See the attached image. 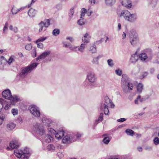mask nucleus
Returning a JSON list of instances; mask_svg holds the SVG:
<instances>
[{
  "label": "nucleus",
  "mask_w": 159,
  "mask_h": 159,
  "mask_svg": "<svg viewBox=\"0 0 159 159\" xmlns=\"http://www.w3.org/2000/svg\"><path fill=\"white\" fill-rule=\"evenodd\" d=\"M50 131L55 134V137L57 139H61L63 137L62 143H69L75 140L73 135L65 133L63 130L59 131L57 133L53 129H51Z\"/></svg>",
  "instance_id": "1"
},
{
  "label": "nucleus",
  "mask_w": 159,
  "mask_h": 159,
  "mask_svg": "<svg viewBox=\"0 0 159 159\" xmlns=\"http://www.w3.org/2000/svg\"><path fill=\"white\" fill-rule=\"evenodd\" d=\"M120 16L123 17L125 20L130 23L135 22L137 18L136 14H131L127 10L122 11Z\"/></svg>",
  "instance_id": "2"
},
{
  "label": "nucleus",
  "mask_w": 159,
  "mask_h": 159,
  "mask_svg": "<svg viewBox=\"0 0 159 159\" xmlns=\"http://www.w3.org/2000/svg\"><path fill=\"white\" fill-rule=\"evenodd\" d=\"M38 64V63L34 62L28 66L23 68L21 72L18 74V76L21 78H24L28 74L32 71L36 67Z\"/></svg>",
  "instance_id": "3"
},
{
  "label": "nucleus",
  "mask_w": 159,
  "mask_h": 159,
  "mask_svg": "<svg viewBox=\"0 0 159 159\" xmlns=\"http://www.w3.org/2000/svg\"><path fill=\"white\" fill-rule=\"evenodd\" d=\"M14 153L18 158L20 159H28L30 155L29 149L27 148H25L23 151L16 150Z\"/></svg>",
  "instance_id": "4"
},
{
  "label": "nucleus",
  "mask_w": 159,
  "mask_h": 159,
  "mask_svg": "<svg viewBox=\"0 0 159 159\" xmlns=\"http://www.w3.org/2000/svg\"><path fill=\"white\" fill-rule=\"evenodd\" d=\"M86 79L91 84L90 86L92 87L95 84L97 78L94 73H89L87 75Z\"/></svg>",
  "instance_id": "5"
},
{
  "label": "nucleus",
  "mask_w": 159,
  "mask_h": 159,
  "mask_svg": "<svg viewBox=\"0 0 159 159\" xmlns=\"http://www.w3.org/2000/svg\"><path fill=\"white\" fill-rule=\"evenodd\" d=\"M29 110L31 113L36 117L40 116V111L39 108L35 105H32L29 107Z\"/></svg>",
  "instance_id": "6"
},
{
  "label": "nucleus",
  "mask_w": 159,
  "mask_h": 159,
  "mask_svg": "<svg viewBox=\"0 0 159 159\" xmlns=\"http://www.w3.org/2000/svg\"><path fill=\"white\" fill-rule=\"evenodd\" d=\"M32 132L33 134L39 139L40 134V124L39 123H36L34 125Z\"/></svg>",
  "instance_id": "7"
},
{
  "label": "nucleus",
  "mask_w": 159,
  "mask_h": 159,
  "mask_svg": "<svg viewBox=\"0 0 159 159\" xmlns=\"http://www.w3.org/2000/svg\"><path fill=\"white\" fill-rule=\"evenodd\" d=\"M110 106L112 108L114 107L115 105L107 96H105L104 98V102L101 104V106L106 107H109Z\"/></svg>",
  "instance_id": "8"
},
{
  "label": "nucleus",
  "mask_w": 159,
  "mask_h": 159,
  "mask_svg": "<svg viewBox=\"0 0 159 159\" xmlns=\"http://www.w3.org/2000/svg\"><path fill=\"white\" fill-rule=\"evenodd\" d=\"M20 144L18 141L16 139H14L11 141L10 143V147H8L7 148V150L12 149L14 148H17L20 146Z\"/></svg>",
  "instance_id": "9"
},
{
  "label": "nucleus",
  "mask_w": 159,
  "mask_h": 159,
  "mask_svg": "<svg viewBox=\"0 0 159 159\" xmlns=\"http://www.w3.org/2000/svg\"><path fill=\"white\" fill-rule=\"evenodd\" d=\"M2 95L4 98L10 100L11 98V97H12L11 92L8 89L4 90L2 92Z\"/></svg>",
  "instance_id": "10"
},
{
  "label": "nucleus",
  "mask_w": 159,
  "mask_h": 159,
  "mask_svg": "<svg viewBox=\"0 0 159 159\" xmlns=\"http://www.w3.org/2000/svg\"><path fill=\"white\" fill-rule=\"evenodd\" d=\"M50 25V21L48 19L45 20L43 22H40L41 30H43L44 31H45L46 30L45 28L48 27Z\"/></svg>",
  "instance_id": "11"
},
{
  "label": "nucleus",
  "mask_w": 159,
  "mask_h": 159,
  "mask_svg": "<svg viewBox=\"0 0 159 159\" xmlns=\"http://www.w3.org/2000/svg\"><path fill=\"white\" fill-rule=\"evenodd\" d=\"M42 116V122L43 125L47 126H50L51 121L48 119L45 116L40 114V116Z\"/></svg>",
  "instance_id": "12"
},
{
  "label": "nucleus",
  "mask_w": 159,
  "mask_h": 159,
  "mask_svg": "<svg viewBox=\"0 0 159 159\" xmlns=\"http://www.w3.org/2000/svg\"><path fill=\"white\" fill-rule=\"evenodd\" d=\"M129 79L128 76L126 74L122 75L121 79V85H127L129 82Z\"/></svg>",
  "instance_id": "13"
},
{
  "label": "nucleus",
  "mask_w": 159,
  "mask_h": 159,
  "mask_svg": "<svg viewBox=\"0 0 159 159\" xmlns=\"http://www.w3.org/2000/svg\"><path fill=\"white\" fill-rule=\"evenodd\" d=\"M16 124L12 122H10L8 123L6 126L7 130L9 131H11L13 130L16 127Z\"/></svg>",
  "instance_id": "14"
},
{
  "label": "nucleus",
  "mask_w": 159,
  "mask_h": 159,
  "mask_svg": "<svg viewBox=\"0 0 159 159\" xmlns=\"http://www.w3.org/2000/svg\"><path fill=\"white\" fill-rule=\"evenodd\" d=\"M91 39V36L88 33H86L82 38V41L84 43H89Z\"/></svg>",
  "instance_id": "15"
},
{
  "label": "nucleus",
  "mask_w": 159,
  "mask_h": 159,
  "mask_svg": "<svg viewBox=\"0 0 159 159\" xmlns=\"http://www.w3.org/2000/svg\"><path fill=\"white\" fill-rule=\"evenodd\" d=\"M139 56L137 54V52L133 54L130 58V61L131 62L134 63L136 62L139 59Z\"/></svg>",
  "instance_id": "16"
},
{
  "label": "nucleus",
  "mask_w": 159,
  "mask_h": 159,
  "mask_svg": "<svg viewBox=\"0 0 159 159\" xmlns=\"http://www.w3.org/2000/svg\"><path fill=\"white\" fill-rule=\"evenodd\" d=\"M139 58L142 61L144 62H148L147 55L145 53H142L139 55Z\"/></svg>",
  "instance_id": "17"
},
{
  "label": "nucleus",
  "mask_w": 159,
  "mask_h": 159,
  "mask_svg": "<svg viewBox=\"0 0 159 159\" xmlns=\"http://www.w3.org/2000/svg\"><path fill=\"white\" fill-rule=\"evenodd\" d=\"M130 42L132 45L134 46L137 44L138 41V36L129 38Z\"/></svg>",
  "instance_id": "18"
},
{
  "label": "nucleus",
  "mask_w": 159,
  "mask_h": 159,
  "mask_svg": "<svg viewBox=\"0 0 159 159\" xmlns=\"http://www.w3.org/2000/svg\"><path fill=\"white\" fill-rule=\"evenodd\" d=\"M130 3L129 0H122L121 1V4L125 7H131L132 5Z\"/></svg>",
  "instance_id": "19"
},
{
  "label": "nucleus",
  "mask_w": 159,
  "mask_h": 159,
  "mask_svg": "<svg viewBox=\"0 0 159 159\" xmlns=\"http://www.w3.org/2000/svg\"><path fill=\"white\" fill-rule=\"evenodd\" d=\"M37 12L36 10L32 8H31L28 11V14L30 17H32L35 16Z\"/></svg>",
  "instance_id": "20"
},
{
  "label": "nucleus",
  "mask_w": 159,
  "mask_h": 159,
  "mask_svg": "<svg viewBox=\"0 0 159 159\" xmlns=\"http://www.w3.org/2000/svg\"><path fill=\"white\" fill-rule=\"evenodd\" d=\"M51 53V51H48L43 52L42 54H40V59H43L49 56Z\"/></svg>",
  "instance_id": "21"
},
{
  "label": "nucleus",
  "mask_w": 159,
  "mask_h": 159,
  "mask_svg": "<svg viewBox=\"0 0 159 159\" xmlns=\"http://www.w3.org/2000/svg\"><path fill=\"white\" fill-rule=\"evenodd\" d=\"M129 38L138 36L135 30L133 29L130 30L129 33Z\"/></svg>",
  "instance_id": "22"
},
{
  "label": "nucleus",
  "mask_w": 159,
  "mask_h": 159,
  "mask_svg": "<svg viewBox=\"0 0 159 159\" xmlns=\"http://www.w3.org/2000/svg\"><path fill=\"white\" fill-rule=\"evenodd\" d=\"M44 139L46 142L49 143L53 140V138L49 135L47 134L44 137Z\"/></svg>",
  "instance_id": "23"
},
{
  "label": "nucleus",
  "mask_w": 159,
  "mask_h": 159,
  "mask_svg": "<svg viewBox=\"0 0 159 159\" xmlns=\"http://www.w3.org/2000/svg\"><path fill=\"white\" fill-rule=\"evenodd\" d=\"M147 54V57H148L147 58L148 61L151 60L153 57L154 58L155 54H153L152 52H148Z\"/></svg>",
  "instance_id": "24"
},
{
  "label": "nucleus",
  "mask_w": 159,
  "mask_h": 159,
  "mask_svg": "<svg viewBox=\"0 0 159 159\" xmlns=\"http://www.w3.org/2000/svg\"><path fill=\"white\" fill-rule=\"evenodd\" d=\"M108 107H100V111H102L103 110H104V114L105 115H107L108 114V113L109 112V111L108 109Z\"/></svg>",
  "instance_id": "25"
},
{
  "label": "nucleus",
  "mask_w": 159,
  "mask_h": 159,
  "mask_svg": "<svg viewBox=\"0 0 159 159\" xmlns=\"http://www.w3.org/2000/svg\"><path fill=\"white\" fill-rule=\"evenodd\" d=\"M143 85L142 84L139 83L137 87V91L139 93H141L143 89Z\"/></svg>",
  "instance_id": "26"
},
{
  "label": "nucleus",
  "mask_w": 159,
  "mask_h": 159,
  "mask_svg": "<svg viewBox=\"0 0 159 159\" xmlns=\"http://www.w3.org/2000/svg\"><path fill=\"white\" fill-rule=\"evenodd\" d=\"M86 47V44L85 43H82L78 48V50L81 52H83Z\"/></svg>",
  "instance_id": "27"
},
{
  "label": "nucleus",
  "mask_w": 159,
  "mask_h": 159,
  "mask_svg": "<svg viewBox=\"0 0 159 159\" xmlns=\"http://www.w3.org/2000/svg\"><path fill=\"white\" fill-rule=\"evenodd\" d=\"M123 92L126 93L130 92V90L127 85H121Z\"/></svg>",
  "instance_id": "28"
},
{
  "label": "nucleus",
  "mask_w": 159,
  "mask_h": 159,
  "mask_svg": "<svg viewBox=\"0 0 159 159\" xmlns=\"http://www.w3.org/2000/svg\"><path fill=\"white\" fill-rule=\"evenodd\" d=\"M89 51L92 53H95L96 52V47L95 44H93L92 46L90 47Z\"/></svg>",
  "instance_id": "29"
},
{
  "label": "nucleus",
  "mask_w": 159,
  "mask_h": 159,
  "mask_svg": "<svg viewBox=\"0 0 159 159\" xmlns=\"http://www.w3.org/2000/svg\"><path fill=\"white\" fill-rule=\"evenodd\" d=\"M63 47L66 48H71L72 47V45L71 43L67 42H62Z\"/></svg>",
  "instance_id": "30"
},
{
  "label": "nucleus",
  "mask_w": 159,
  "mask_h": 159,
  "mask_svg": "<svg viewBox=\"0 0 159 159\" xmlns=\"http://www.w3.org/2000/svg\"><path fill=\"white\" fill-rule=\"evenodd\" d=\"M5 118L6 117L5 115L0 114V125H2Z\"/></svg>",
  "instance_id": "31"
},
{
  "label": "nucleus",
  "mask_w": 159,
  "mask_h": 159,
  "mask_svg": "<svg viewBox=\"0 0 159 159\" xmlns=\"http://www.w3.org/2000/svg\"><path fill=\"white\" fill-rule=\"evenodd\" d=\"M125 132L128 135L133 136L134 132L132 130L129 129H127L125 130Z\"/></svg>",
  "instance_id": "32"
},
{
  "label": "nucleus",
  "mask_w": 159,
  "mask_h": 159,
  "mask_svg": "<svg viewBox=\"0 0 159 159\" xmlns=\"http://www.w3.org/2000/svg\"><path fill=\"white\" fill-rule=\"evenodd\" d=\"M10 100H12L13 102H16L20 100V99L16 96L14 95L12 96Z\"/></svg>",
  "instance_id": "33"
},
{
  "label": "nucleus",
  "mask_w": 159,
  "mask_h": 159,
  "mask_svg": "<svg viewBox=\"0 0 159 159\" xmlns=\"http://www.w3.org/2000/svg\"><path fill=\"white\" fill-rule=\"evenodd\" d=\"M47 149L49 151H53L55 149V146L52 144H49L47 146Z\"/></svg>",
  "instance_id": "34"
},
{
  "label": "nucleus",
  "mask_w": 159,
  "mask_h": 159,
  "mask_svg": "<svg viewBox=\"0 0 159 159\" xmlns=\"http://www.w3.org/2000/svg\"><path fill=\"white\" fill-rule=\"evenodd\" d=\"M60 31L59 29H54L52 31V34L54 36H57L60 33Z\"/></svg>",
  "instance_id": "35"
},
{
  "label": "nucleus",
  "mask_w": 159,
  "mask_h": 159,
  "mask_svg": "<svg viewBox=\"0 0 159 159\" xmlns=\"http://www.w3.org/2000/svg\"><path fill=\"white\" fill-rule=\"evenodd\" d=\"M102 142L105 144H108L110 142L109 138L108 137H106L103 139Z\"/></svg>",
  "instance_id": "36"
},
{
  "label": "nucleus",
  "mask_w": 159,
  "mask_h": 159,
  "mask_svg": "<svg viewBox=\"0 0 159 159\" xmlns=\"http://www.w3.org/2000/svg\"><path fill=\"white\" fill-rule=\"evenodd\" d=\"M105 2L107 4L112 5L115 2V0H105Z\"/></svg>",
  "instance_id": "37"
},
{
  "label": "nucleus",
  "mask_w": 159,
  "mask_h": 159,
  "mask_svg": "<svg viewBox=\"0 0 159 159\" xmlns=\"http://www.w3.org/2000/svg\"><path fill=\"white\" fill-rule=\"evenodd\" d=\"M103 113H100V115L99 116L98 119L97 120V121L98 122L102 121L103 120Z\"/></svg>",
  "instance_id": "38"
},
{
  "label": "nucleus",
  "mask_w": 159,
  "mask_h": 159,
  "mask_svg": "<svg viewBox=\"0 0 159 159\" xmlns=\"http://www.w3.org/2000/svg\"><path fill=\"white\" fill-rule=\"evenodd\" d=\"M107 62L108 65L112 67L114 65L113 61L111 59H108Z\"/></svg>",
  "instance_id": "39"
},
{
  "label": "nucleus",
  "mask_w": 159,
  "mask_h": 159,
  "mask_svg": "<svg viewBox=\"0 0 159 159\" xmlns=\"http://www.w3.org/2000/svg\"><path fill=\"white\" fill-rule=\"evenodd\" d=\"M78 24L80 25H84L85 24V22L84 21V20L83 19H80L78 20L77 21Z\"/></svg>",
  "instance_id": "40"
},
{
  "label": "nucleus",
  "mask_w": 159,
  "mask_h": 159,
  "mask_svg": "<svg viewBox=\"0 0 159 159\" xmlns=\"http://www.w3.org/2000/svg\"><path fill=\"white\" fill-rule=\"evenodd\" d=\"M11 12L12 14L14 15L17 14V9L15 7L13 6L11 10Z\"/></svg>",
  "instance_id": "41"
},
{
  "label": "nucleus",
  "mask_w": 159,
  "mask_h": 159,
  "mask_svg": "<svg viewBox=\"0 0 159 159\" xmlns=\"http://www.w3.org/2000/svg\"><path fill=\"white\" fill-rule=\"evenodd\" d=\"M99 59L97 57H94L93 59L92 63L93 64H98V63Z\"/></svg>",
  "instance_id": "42"
},
{
  "label": "nucleus",
  "mask_w": 159,
  "mask_h": 159,
  "mask_svg": "<svg viewBox=\"0 0 159 159\" xmlns=\"http://www.w3.org/2000/svg\"><path fill=\"white\" fill-rule=\"evenodd\" d=\"M25 49L28 50H30L32 48V45L31 44H28L26 45Z\"/></svg>",
  "instance_id": "43"
},
{
  "label": "nucleus",
  "mask_w": 159,
  "mask_h": 159,
  "mask_svg": "<svg viewBox=\"0 0 159 159\" xmlns=\"http://www.w3.org/2000/svg\"><path fill=\"white\" fill-rule=\"evenodd\" d=\"M116 74L118 76H120L122 74V71L118 69L115 70Z\"/></svg>",
  "instance_id": "44"
},
{
  "label": "nucleus",
  "mask_w": 159,
  "mask_h": 159,
  "mask_svg": "<svg viewBox=\"0 0 159 159\" xmlns=\"http://www.w3.org/2000/svg\"><path fill=\"white\" fill-rule=\"evenodd\" d=\"M154 58H157L156 63L157 64L159 63V52H158L156 54H155Z\"/></svg>",
  "instance_id": "45"
},
{
  "label": "nucleus",
  "mask_w": 159,
  "mask_h": 159,
  "mask_svg": "<svg viewBox=\"0 0 159 159\" xmlns=\"http://www.w3.org/2000/svg\"><path fill=\"white\" fill-rule=\"evenodd\" d=\"M154 143L157 145L159 143V139L158 137H156L153 140Z\"/></svg>",
  "instance_id": "46"
},
{
  "label": "nucleus",
  "mask_w": 159,
  "mask_h": 159,
  "mask_svg": "<svg viewBox=\"0 0 159 159\" xmlns=\"http://www.w3.org/2000/svg\"><path fill=\"white\" fill-rule=\"evenodd\" d=\"M11 113L13 115L15 116L17 115L18 113V111L17 109H13L11 110Z\"/></svg>",
  "instance_id": "47"
},
{
  "label": "nucleus",
  "mask_w": 159,
  "mask_h": 159,
  "mask_svg": "<svg viewBox=\"0 0 159 159\" xmlns=\"http://www.w3.org/2000/svg\"><path fill=\"white\" fill-rule=\"evenodd\" d=\"M127 85L129 88L130 90H133L134 86L132 84L129 83L127 84Z\"/></svg>",
  "instance_id": "48"
},
{
  "label": "nucleus",
  "mask_w": 159,
  "mask_h": 159,
  "mask_svg": "<svg viewBox=\"0 0 159 159\" xmlns=\"http://www.w3.org/2000/svg\"><path fill=\"white\" fill-rule=\"evenodd\" d=\"M31 55L32 56L34 57H35L36 56V49L35 48H34L32 50V53H31Z\"/></svg>",
  "instance_id": "49"
},
{
  "label": "nucleus",
  "mask_w": 159,
  "mask_h": 159,
  "mask_svg": "<svg viewBox=\"0 0 159 159\" xmlns=\"http://www.w3.org/2000/svg\"><path fill=\"white\" fill-rule=\"evenodd\" d=\"M74 13V8L70 9V12L69 13V16L70 17H71L72 16Z\"/></svg>",
  "instance_id": "50"
},
{
  "label": "nucleus",
  "mask_w": 159,
  "mask_h": 159,
  "mask_svg": "<svg viewBox=\"0 0 159 159\" xmlns=\"http://www.w3.org/2000/svg\"><path fill=\"white\" fill-rule=\"evenodd\" d=\"M7 27H8V23L7 22H6L5 24V25L3 29V31L4 33H5V31L6 30H7Z\"/></svg>",
  "instance_id": "51"
},
{
  "label": "nucleus",
  "mask_w": 159,
  "mask_h": 159,
  "mask_svg": "<svg viewBox=\"0 0 159 159\" xmlns=\"http://www.w3.org/2000/svg\"><path fill=\"white\" fill-rule=\"evenodd\" d=\"M140 99V96L139 95L137 97L136 99H135L134 100V102L135 104H139L138 101L139 100V99Z\"/></svg>",
  "instance_id": "52"
},
{
  "label": "nucleus",
  "mask_w": 159,
  "mask_h": 159,
  "mask_svg": "<svg viewBox=\"0 0 159 159\" xmlns=\"http://www.w3.org/2000/svg\"><path fill=\"white\" fill-rule=\"evenodd\" d=\"M66 39L67 40H69L71 43H72L74 41L73 38L71 37H67L66 38Z\"/></svg>",
  "instance_id": "53"
},
{
  "label": "nucleus",
  "mask_w": 159,
  "mask_h": 159,
  "mask_svg": "<svg viewBox=\"0 0 159 159\" xmlns=\"http://www.w3.org/2000/svg\"><path fill=\"white\" fill-rule=\"evenodd\" d=\"M13 60L14 59L13 57L12 56H11L10 57L9 59L7 61V62L9 65H10Z\"/></svg>",
  "instance_id": "54"
},
{
  "label": "nucleus",
  "mask_w": 159,
  "mask_h": 159,
  "mask_svg": "<svg viewBox=\"0 0 159 159\" xmlns=\"http://www.w3.org/2000/svg\"><path fill=\"white\" fill-rule=\"evenodd\" d=\"M145 149L146 150L150 151L152 150V147L149 146H146L145 147Z\"/></svg>",
  "instance_id": "55"
},
{
  "label": "nucleus",
  "mask_w": 159,
  "mask_h": 159,
  "mask_svg": "<svg viewBox=\"0 0 159 159\" xmlns=\"http://www.w3.org/2000/svg\"><path fill=\"white\" fill-rule=\"evenodd\" d=\"M126 119L125 118H121L120 119H118L117 121L119 122H122L125 121Z\"/></svg>",
  "instance_id": "56"
},
{
  "label": "nucleus",
  "mask_w": 159,
  "mask_h": 159,
  "mask_svg": "<svg viewBox=\"0 0 159 159\" xmlns=\"http://www.w3.org/2000/svg\"><path fill=\"white\" fill-rule=\"evenodd\" d=\"M92 13V11L90 10H88V11H87V14L88 16H90L91 15Z\"/></svg>",
  "instance_id": "57"
},
{
  "label": "nucleus",
  "mask_w": 159,
  "mask_h": 159,
  "mask_svg": "<svg viewBox=\"0 0 159 159\" xmlns=\"http://www.w3.org/2000/svg\"><path fill=\"white\" fill-rule=\"evenodd\" d=\"M40 42V39H38L37 40L34 41V42L37 43V45L38 47V48H39L40 45L39 44V43Z\"/></svg>",
  "instance_id": "58"
},
{
  "label": "nucleus",
  "mask_w": 159,
  "mask_h": 159,
  "mask_svg": "<svg viewBox=\"0 0 159 159\" xmlns=\"http://www.w3.org/2000/svg\"><path fill=\"white\" fill-rule=\"evenodd\" d=\"M45 130L43 128H40V134H43L45 133Z\"/></svg>",
  "instance_id": "59"
},
{
  "label": "nucleus",
  "mask_w": 159,
  "mask_h": 159,
  "mask_svg": "<svg viewBox=\"0 0 159 159\" xmlns=\"http://www.w3.org/2000/svg\"><path fill=\"white\" fill-rule=\"evenodd\" d=\"M36 1V0H32L31 2V3H30V4L28 5V7H30L31 6V4H32L34 3Z\"/></svg>",
  "instance_id": "60"
},
{
  "label": "nucleus",
  "mask_w": 159,
  "mask_h": 159,
  "mask_svg": "<svg viewBox=\"0 0 159 159\" xmlns=\"http://www.w3.org/2000/svg\"><path fill=\"white\" fill-rule=\"evenodd\" d=\"M82 135V134H80L78 133H77L76 134V138H77L79 139L81 137Z\"/></svg>",
  "instance_id": "61"
},
{
  "label": "nucleus",
  "mask_w": 159,
  "mask_h": 159,
  "mask_svg": "<svg viewBox=\"0 0 159 159\" xmlns=\"http://www.w3.org/2000/svg\"><path fill=\"white\" fill-rule=\"evenodd\" d=\"M81 13H86L87 12V10L85 9L84 8H83L81 10Z\"/></svg>",
  "instance_id": "62"
},
{
  "label": "nucleus",
  "mask_w": 159,
  "mask_h": 159,
  "mask_svg": "<svg viewBox=\"0 0 159 159\" xmlns=\"http://www.w3.org/2000/svg\"><path fill=\"white\" fill-rule=\"evenodd\" d=\"M12 31H13L15 33H17L18 31L17 28L16 27H14Z\"/></svg>",
  "instance_id": "63"
},
{
  "label": "nucleus",
  "mask_w": 159,
  "mask_h": 159,
  "mask_svg": "<svg viewBox=\"0 0 159 159\" xmlns=\"http://www.w3.org/2000/svg\"><path fill=\"white\" fill-rule=\"evenodd\" d=\"M89 2L92 5H93L95 3V0H89Z\"/></svg>",
  "instance_id": "64"
}]
</instances>
